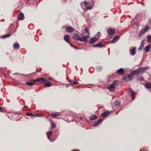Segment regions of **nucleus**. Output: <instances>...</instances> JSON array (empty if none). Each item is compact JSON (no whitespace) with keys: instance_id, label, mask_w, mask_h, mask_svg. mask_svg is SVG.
I'll use <instances>...</instances> for the list:
<instances>
[{"instance_id":"nucleus-1","label":"nucleus","mask_w":151,"mask_h":151,"mask_svg":"<svg viewBox=\"0 0 151 151\" xmlns=\"http://www.w3.org/2000/svg\"><path fill=\"white\" fill-rule=\"evenodd\" d=\"M119 83L118 80L114 81L112 84L107 87V88L110 92H114L115 89V86H117Z\"/></svg>"},{"instance_id":"nucleus-2","label":"nucleus","mask_w":151,"mask_h":151,"mask_svg":"<svg viewBox=\"0 0 151 151\" xmlns=\"http://www.w3.org/2000/svg\"><path fill=\"white\" fill-rule=\"evenodd\" d=\"M64 28L65 29V31L66 32L70 33L72 32L74 30V29L72 26L68 25H65L63 26L61 28V29Z\"/></svg>"},{"instance_id":"nucleus-3","label":"nucleus","mask_w":151,"mask_h":151,"mask_svg":"<svg viewBox=\"0 0 151 151\" xmlns=\"http://www.w3.org/2000/svg\"><path fill=\"white\" fill-rule=\"evenodd\" d=\"M136 53V47H131L129 49V54L131 56H134Z\"/></svg>"},{"instance_id":"nucleus-4","label":"nucleus","mask_w":151,"mask_h":151,"mask_svg":"<svg viewBox=\"0 0 151 151\" xmlns=\"http://www.w3.org/2000/svg\"><path fill=\"white\" fill-rule=\"evenodd\" d=\"M135 72H134L132 70L131 72L127 76V78H128V81H132L133 79V76L135 75Z\"/></svg>"},{"instance_id":"nucleus-5","label":"nucleus","mask_w":151,"mask_h":151,"mask_svg":"<svg viewBox=\"0 0 151 151\" xmlns=\"http://www.w3.org/2000/svg\"><path fill=\"white\" fill-rule=\"evenodd\" d=\"M129 94L133 99V100H134L135 97V93L133 90L131 88H130L129 90Z\"/></svg>"},{"instance_id":"nucleus-6","label":"nucleus","mask_w":151,"mask_h":151,"mask_svg":"<svg viewBox=\"0 0 151 151\" xmlns=\"http://www.w3.org/2000/svg\"><path fill=\"white\" fill-rule=\"evenodd\" d=\"M89 34H88L86 35H83L82 36V37L83 38H82L81 37H80L79 39V40H80L81 41L87 42V39L88 37H89Z\"/></svg>"},{"instance_id":"nucleus-7","label":"nucleus","mask_w":151,"mask_h":151,"mask_svg":"<svg viewBox=\"0 0 151 151\" xmlns=\"http://www.w3.org/2000/svg\"><path fill=\"white\" fill-rule=\"evenodd\" d=\"M149 29V27L147 26L144 27L142 29L139 33V35L140 37L145 32H146V30Z\"/></svg>"},{"instance_id":"nucleus-8","label":"nucleus","mask_w":151,"mask_h":151,"mask_svg":"<svg viewBox=\"0 0 151 151\" xmlns=\"http://www.w3.org/2000/svg\"><path fill=\"white\" fill-rule=\"evenodd\" d=\"M134 72H135V74H142L143 71L141 67H139L138 69L137 70H133Z\"/></svg>"},{"instance_id":"nucleus-9","label":"nucleus","mask_w":151,"mask_h":151,"mask_svg":"<svg viewBox=\"0 0 151 151\" xmlns=\"http://www.w3.org/2000/svg\"><path fill=\"white\" fill-rule=\"evenodd\" d=\"M103 120L101 119H99L97 121H96L93 123V126L94 127H96L98 126L99 124L102 122Z\"/></svg>"},{"instance_id":"nucleus-10","label":"nucleus","mask_w":151,"mask_h":151,"mask_svg":"<svg viewBox=\"0 0 151 151\" xmlns=\"http://www.w3.org/2000/svg\"><path fill=\"white\" fill-rule=\"evenodd\" d=\"M104 45H103V43L101 41H100L98 43L95 44L92 46V47H104Z\"/></svg>"},{"instance_id":"nucleus-11","label":"nucleus","mask_w":151,"mask_h":151,"mask_svg":"<svg viewBox=\"0 0 151 151\" xmlns=\"http://www.w3.org/2000/svg\"><path fill=\"white\" fill-rule=\"evenodd\" d=\"M80 35L79 34L77 33H74L73 35V36L72 37V38L73 39L76 40H79V39L80 38L79 37Z\"/></svg>"},{"instance_id":"nucleus-12","label":"nucleus","mask_w":151,"mask_h":151,"mask_svg":"<svg viewBox=\"0 0 151 151\" xmlns=\"http://www.w3.org/2000/svg\"><path fill=\"white\" fill-rule=\"evenodd\" d=\"M107 32L109 34L112 35L115 33V31L114 29L110 28L107 30Z\"/></svg>"},{"instance_id":"nucleus-13","label":"nucleus","mask_w":151,"mask_h":151,"mask_svg":"<svg viewBox=\"0 0 151 151\" xmlns=\"http://www.w3.org/2000/svg\"><path fill=\"white\" fill-rule=\"evenodd\" d=\"M18 18L19 20H22L24 19V14L22 13H20L18 15Z\"/></svg>"},{"instance_id":"nucleus-14","label":"nucleus","mask_w":151,"mask_h":151,"mask_svg":"<svg viewBox=\"0 0 151 151\" xmlns=\"http://www.w3.org/2000/svg\"><path fill=\"white\" fill-rule=\"evenodd\" d=\"M16 30V29H15V30L11 34H7L5 35H3L1 37V39H5L9 37L11 35H12L13 33H14Z\"/></svg>"},{"instance_id":"nucleus-15","label":"nucleus","mask_w":151,"mask_h":151,"mask_svg":"<svg viewBox=\"0 0 151 151\" xmlns=\"http://www.w3.org/2000/svg\"><path fill=\"white\" fill-rule=\"evenodd\" d=\"M119 36H117L114 37L113 38V40H111V42L113 43H115L119 39Z\"/></svg>"},{"instance_id":"nucleus-16","label":"nucleus","mask_w":151,"mask_h":151,"mask_svg":"<svg viewBox=\"0 0 151 151\" xmlns=\"http://www.w3.org/2000/svg\"><path fill=\"white\" fill-rule=\"evenodd\" d=\"M47 81V79L45 78H38L37 79L36 81H35L37 82H42V83L44 82L45 81Z\"/></svg>"},{"instance_id":"nucleus-17","label":"nucleus","mask_w":151,"mask_h":151,"mask_svg":"<svg viewBox=\"0 0 151 151\" xmlns=\"http://www.w3.org/2000/svg\"><path fill=\"white\" fill-rule=\"evenodd\" d=\"M70 36L68 35H65L64 37V39L65 41L68 43H69L70 42Z\"/></svg>"},{"instance_id":"nucleus-18","label":"nucleus","mask_w":151,"mask_h":151,"mask_svg":"<svg viewBox=\"0 0 151 151\" xmlns=\"http://www.w3.org/2000/svg\"><path fill=\"white\" fill-rule=\"evenodd\" d=\"M88 1V0H86L82 3L86 7L89 6L91 4L90 1Z\"/></svg>"},{"instance_id":"nucleus-19","label":"nucleus","mask_w":151,"mask_h":151,"mask_svg":"<svg viewBox=\"0 0 151 151\" xmlns=\"http://www.w3.org/2000/svg\"><path fill=\"white\" fill-rule=\"evenodd\" d=\"M14 48L16 50L18 49L20 47L19 45L18 42L14 43L13 45Z\"/></svg>"},{"instance_id":"nucleus-20","label":"nucleus","mask_w":151,"mask_h":151,"mask_svg":"<svg viewBox=\"0 0 151 151\" xmlns=\"http://www.w3.org/2000/svg\"><path fill=\"white\" fill-rule=\"evenodd\" d=\"M98 39V38L96 37H93L91 38L90 40L89 41V43L90 44H92L95 42Z\"/></svg>"},{"instance_id":"nucleus-21","label":"nucleus","mask_w":151,"mask_h":151,"mask_svg":"<svg viewBox=\"0 0 151 151\" xmlns=\"http://www.w3.org/2000/svg\"><path fill=\"white\" fill-rule=\"evenodd\" d=\"M116 72L120 75H122L124 73L125 71L123 68H120L117 70Z\"/></svg>"},{"instance_id":"nucleus-22","label":"nucleus","mask_w":151,"mask_h":151,"mask_svg":"<svg viewBox=\"0 0 151 151\" xmlns=\"http://www.w3.org/2000/svg\"><path fill=\"white\" fill-rule=\"evenodd\" d=\"M69 81L70 84H72L76 85L78 84V82L75 79L69 80Z\"/></svg>"},{"instance_id":"nucleus-23","label":"nucleus","mask_w":151,"mask_h":151,"mask_svg":"<svg viewBox=\"0 0 151 151\" xmlns=\"http://www.w3.org/2000/svg\"><path fill=\"white\" fill-rule=\"evenodd\" d=\"M111 112V111H105L103 112L102 114V116L103 117H105L108 116L110 113Z\"/></svg>"},{"instance_id":"nucleus-24","label":"nucleus","mask_w":151,"mask_h":151,"mask_svg":"<svg viewBox=\"0 0 151 151\" xmlns=\"http://www.w3.org/2000/svg\"><path fill=\"white\" fill-rule=\"evenodd\" d=\"M36 82L35 81H30V82H26V84L29 86H32L34 85L35 82Z\"/></svg>"},{"instance_id":"nucleus-25","label":"nucleus","mask_w":151,"mask_h":151,"mask_svg":"<svg viewBox=\"0 0 151 151\" xmlns=\"http://www.w3.org/2000/svg\"><path fill=\"white\" fill-rule=\"evenodd\" d=\"M103 68L101 66H99L96 67V70L98 72H100L101 71L103 70Z\"/></svg>"},{"instance_id":"nucleus-26","label":"nucleus","mask_w":151,"mask_h":151,"mask_svg":"<svg viewBox=\"0 0 151 151\" xmlns=\"http://www.w3.org/2000/svg\"><path fill=\"white\" fill-rule=\"evenodd\" d=\"M97 118V116L96 115H93L90 116L89 117V119L91 121H93L96 119Z\"/></svg>"},{"instance_id":"nucleus-27","label":"nucleus","mask_w":151,"mask_h":151,"mask_svg":"<svg viewBox=\"0 0 151 151\" xmlns=\"http://www.w3.org/2000/svg\"><path fill=\"white\" fill-rule=\"evenodd\" d=\"M52 84L49 82H46L44 83V86L45 87H50L52 86Z\"/></svg>"},{"instance_id":"nucleus-28","label":"nucleus","mask_w":151,"mask_h":151,"mask_svg":"<svg viewBox=\"0 0 151 151\" xmlns=\"http://www.w3.org/2000/svg\"><path fill=\"white\" fill-rule=\"evenodd\" d=\"M144 79L142 76L138 77L135 79V81H142Z\"/></svg>"},{"instance_id":"nucleus-29","label":"nucleus","mask_w":151,"mask_h":151,"mask_svg":"<svg viewBox=\"0 0 151 151\" xmlns=\"http://www.w3.org/2000/svg\"><path fill=\"white\" fill-rule=\"evenodd\" d=\"M150 47V45H148L146 47H145V50L146 52H149Z\"/></svg>"},{"instance_id":"nucleus-30","label":"nucleus","mask_w":151,"mask_h":151,"mask_svg":"<svg viewBox=\"0 0 151 151\" xmlns=\"http://www.w3.org/2000/svg\"><path fill=\"white\" fill-rule=\"evenodd\" d=\"M145 86L147 88H151V83H146L145 84Z\"/></svg>"},{"instance_id":"nucleus-31","label":"nucleus","mask_w":151,"mask_h":151,"mask_svg":"<svg viewBox=\"0 0 151 151\" xmlns=\"http://www.w3.org/2000/svg\"><path fill=\"white\" fill-rule=\"evenodd\" d=\"M120 104V102L118 101H116L114 102V105L115 106H117Z\"/></svg>"},{"instance_id":"nucleus-32","label":"nucleus","mask_w":151,"mask_h":151,"mask_svg":"<svg viewBox=\"0 0 151 151\" xmlns=\"http://www.w3.org/2000/svg\"><path fill=\"white\" fill-rule=\"evenodd\" d=\"M59 114L58 113H56L55 114L52 113L50 114V116L54 118L57 116Z\"/></svg>"},{"instance_id":"nucleus-33","label":"nucleus","mask_w":151,"mask_h":151,"mask_svg":"<svg viewBox=\"0 0 151 151\" xmlns=\"http://www.w3.org/2000/svg\"><path fill=\"white\" fill-rule=\"evenodd\" d=\"M14 27H13V26L12 25V24H11V25H10L9 27L8 28L7 31H10L12 30V29H14Z\"/></svg>"},{"instance_id":"nucleus-34","label":"nucleus","mask_w":151,"mask_h":151,"mask_svg":"<svg viewBox=\"0 0 151 151\" xmlns=\"http://www.w3.org/2000/svg\"><path fill=\"white\" fill-rule=\"evenodd\" d=\"M143 72L145 71H146L147 69H148V68H150L149 66H146L143 67H141Z\"/></svg>"},{"instance_id":"nucleus-35","label":"nucleus","mask_w":151,"mask_h":151,"mask_svg":"<svg viewBox=\"0 0 151 151\" xmlns=\"http://www.w3.org/2000/svg\"><path fill=\"white\" fill-rule=\"evenodd\" d=\"M147 41L149 42H151V35H149L148 36Z\"/></svg>"},{"instance_id":"nucleus-36","label":"nucleus","mask_w":151,"mask_h":151,"mask_svg":"<svg viewBox=\"0 0 151 151\" xmlns=\"http://www.w3.org/2000/svg\"><path fill=\"white\" fill-rule=\"evenodd\" d=\"M34 116H37L42 117L43 116V115L40 113H38L36 114H34Z\"/></svg>"},{"instance_id":"nucleus-37","label":"nucleus","mask_w":151,"mask_h":151,"mask_svg":"<svg viewBox=\"0 0 151 151\" xmlns=\"http://www.w3.org/2000/svg\"><path fill=\"white\" fill-rule=\"evenodd\" d=\"M143 47L144 45H141L138 48V50L139 51H141L143 49Z\"/></svg>"},{"instance_id":"nucleus-38","label":"nucleus","mask_w":151,"mask_h":151,"mask_svg":"<svg viewBox=\"0 0 151 151\" xmlns=\"http://www.w3.org/2000/svg\"><path fill=\"white\" fill-rule=\"evenodd\" d=\"M93 7V6H88L86 8V10H90L92 9Z\"/></svg>"},{"instance_id":"nucleus-39","label":"nucleus","mask_w":151,"mask_h":151,"mask_svg":"<svg viewBox=\"0 0 151 151\" xmlns=\"http://www.w3.org/2000/svg\"><path fill=\"white\" fill-rule=\"evenodd\" d=\"M34 114H33L31 113H27L26 114V115L28 116H34Z\"/></svg>"},{"instance_id":"nucleus-40","label":"nucleus","mask_w":151,"mask_h":151,"mask_svg":"<svg viewBox=\"0 0 151 151\" xmlns=\"http://www.w3.org/2000/svg\"><path fill=\"white\" fill-rule=\"evenodd\" d=\"M84 33H86V32H87L88 33V34H89V31L88 30V29L87 28H86L85 30H84Z\"/></svg>"},{"instance_id":"nucleus-41","label":"nucleus","mask_w":151,"mask_h":151,"mask_svg":"<svg viewBox=\"0 0 151 151\" xmlns=\"http://www.w3.org/2000/svg\"><path fill=\"white\" fill-rule=\"evenodd\" d=\"M16 74H18V75H20L22 76H27V75H23V74H20L19 73H14V74H13V75H14Z\"/></svg>"},{"instance_id":"nucleus-42","label":"nucleus","mask_w":151,"mask_h":151,"mask_svg":"<svg viewBox=\"0 0 151 151\" xmlns=\"http://www.w3.org/2000/svg\"><path fill=\"white\" fill-rule=\"evenodd\" d=\"M47 135L50 136L52 134V132L51 131H50L49 132H47Z\"/></svg>"},{"instance_id":"nucleus-43","label":"nucleus","mask_w":151,"mask_h":151,"mask_svg":"<svg viewBox=\"0 0 151 151\" xmlns=\"http://www.w3.org/2000/svg\"><path fill=\"white\" fill-rule=\"evenodd\" d=\"M127 78H126V77H123V81H125L126 82H127L128 81H128V80H127Z\"/></svg>"},{"instance_id":"nucleus-44","label":"nucleus","mask_w":151,"mask_h":151,"mask_svg":"<svg viewBox=\"0 0 151 151\" xmlns=\"http://www.w3.org/2000/svg\"><path fill=\"white\" fill-rule=\"evenodd\" d=\"M97 35H98V37H99L101 36V34L100 32H97Z\"/></svg>"},{"instance_id":"nucleus-45","label":"nucleus","mask_w":151,"mask_h":151,"mask_svg":"<svg viewBox=\"0 0 151 151\" xmlns=\"http://www.w3.org/2000/svg\"><path fill=\"white\" fill-rule=\"evenodd\" d=\"M145 44V40H143L141 41V45H144Z\"/></svg>"},{"instance_id":"nucleus-46","label":"nucleus","mask_w":151,"mask_h":151,"mask_svg":"<svg viewBox=\"0 0 151 151\" xmlns=\"http://www.w3.org/2000/svg\"><path fill=\"white\" fill-rule=\"evenodd\" d=\"M3 108L2 107L0 106V111L1 112H3Z\"/></svg>"},{"instance_id":"nucleus-47","label":"nucleus","mask_w":151,"mask_h":151,"mask_svg":"<svg viewBox=\"0 0 151 151\" xmlns=\"http://www.w3.org/2000/svg\"><path fill=\"white\" fill-rule=\"evenodd\" d=\"M55 127H56V126H55V124H53L52 125V128H55Z\"/></svg>"},{"instance_id":"nucleus-48","label":"nucleus","mask_w":151,"mask_h":151,"mask_svg":"<svg viewBox=\"0 0 151 151\" xmlns=\"http://www.w3.org/2000/svg\"><path fill=\"white\" fill-rule=\"evenodd\" d=\"M50 136H49V135H47V138L48 139H49L50 140V141H51L50 140Z\"/></svg>"},{"instance_id":"nucleus-49","label":"nucleus","mask_w":151,"mask_h":151,"mask_svg":"<svg viewBox=\"0 0 151 151\" xmlns=\"http://www.w3.org/2000/svg\"><path fill=\"white\" fill-rule=\"evenodd\" d=\"M148 20L150 22V23L151 24V18H149Z\"/></svg>"},{"instance_id":"nucleus-50","label":"nucleus","mask_w":151,"mask_h":151,"mask_svg":"<svg viewBox=\"0 0 151 151\" xmlns=\"http://www.w3.org/2000/svg\"><path fill=\"white\" fill-rule=\"evenodd\" d=\"M52 79V77H50L48 78V80L49 81L51 80Z\"/></svg>"},{"instance_id":"nucleus-51","label":"nucleus","mask_w":151,"mask_h":151,"mask_svg":"<svg viewBox=\"0 0 151 151\" xmlns=\"http://www.w3.org/2000/svg\"><path fill=\"white\" fill-rule=\"evenodd\" d=\"M74 49H76L77 50H78V49L77 47H74Z\"/></svg>"},{"instance_id":"nucleus-52","label":"nucleus","mask_w":151,"mask_h":151,"mask_svg":"<svg viewBox=\"0 0 151 151\" xmlns=\"http://www.w3.org/2000/svg\"><path fill=\"white\" fill-rule=\"evenodd\" d=\"M83 33H82L81 34V36L82 37V36L83 35Z\"/></svg>"},{"instance_id":"nucleus-53","label":"nucleus","mask_w":151,"mask_h":151,"mask_svg":"<svg viewBox=\"0 0 151 151\" xmlns=\"http://www.w3.org/2000/svg\"><path fill=\"white\" fill-rule=\"evenodd\" d=\"M73 151H79V150H73Z\"/></svg>"},{"instance_id":"nucleus-54","label":"nucleus","mask_w":151,"mask_h":151,"mask_svg":"<svg viewBox=\"0 0 151 151\" xmlns=\"http://www.w3.org/2000/svg\"><path fill=\"white\" fill-rule=\"evenodd\" d=\"M27 1H29L30 0H26Z\"/></svg>"},{"instance_id":"nucleus-55","label":"nucleus","mask_w":151,"mask_h":151,"mask_svg":"<svg viewBox=\"0 0 151 151\" xmlns=\"http://www.w3.org/2000/svg\"><path fill=\"white\" fill-rule=\"evenodd\" d=\"M70 117H72V118H73V117H72V116H70Z\"/></svg>"},{"instance_id":"nucleus-56","label":"nucleus","mask_w":151,"mask_h":151,"mask_svg":"<svg viewBox=\"0 0 151 151\" xmlns=\"http://www.w3.org/2000/svg\"><path fill=\"white\" fill-rule=\"evenodd\" d=\"M118 114V113H116V114Z\"/></svg>"},{"instance_id":"nucleus-57","label":"nucleus","mask_w":151,"mask_h":151,"mask_svg":"<svg viewBox=\"0 0 151 151\" xmlns=\"http://www.w3.org/2000/svg\"><path fill=\"white\" fill-rule=\"evenodd\" d=\"M150 91H151V90Z\"/></svg>"}]
</instances>
